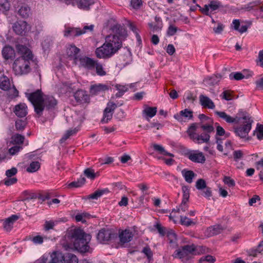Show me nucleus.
<instances>
[{"label":"nucleus","instance_id":"1","mask_svg":"<svg viewBox=\"0 0 263 263\" xmlns=\"http://www.w3.org/2000/svg\"><path fill=\"white\" fill-rule=\"evenodd\" d=\"M16 48L21 56L14 60L13 70L16 75L27 74L31 71V63L33 61V55L31 51L24 45H17Z\"/></svg>","mask_w":263,"mask_h":263},{"label":"nucleus","instance_id":"2","mask_svg":"<svg viewBox=\"0 0 263 263\" xmlns=\"http://www.w3.org/2000/svg\"><path fill=\"white\" fill-rule=\"evenodd\" d=\"M121 42L118 36L112 34L107 36L105 42L96 49V56L100 59L112 57L121 47Z\"/></svg>","mask_w":263,"mask_h":263},{"label":"nucleus","instance_id":"3","mask_svg":"<svg viewBox=\"0 0 263 263\" xmlns=\"http://www.w3.org/2000/svg\"><path fill=\"white\" fill-rule=\"evenodd\" d=\"M70 236L75 249L82 253L89 251L90 247L88 243L91 238L90 234L81 229H75L70 231Z\"/></svg>","mask_w":263,"mask_h":263},{"label":"nucleus","instance_id":"4","mask_svg":"<svg viewBox=\"0 0 263 263\" xmlns=\"http://www.w3.org/2000/svg\"><path fill=\"white\" fill-rule=\"evenodd\" d=\"M205 248L202 246H196L194 245H185L176 250L173 255L175 258L188 260L193 255H199L205 252Z\"/></svg>","mask_w":263,"mask_h":263},{"label":"nucleus","instance_id":"5","mask_svg":"<svg viewBox=\"0 0 263 263\" xmlns=\"http://www.w3.org/2000/svg\"><path fill=\"white\" fill-rule=\"evenodd\" d=\"M26 97L33 104L35 112L40 116L44 110V97L42 91L37 90L32 93H25Z\"/></svg>","mask_w":263,"mask_h":263},{"label":"nucleus","instance_id":"6","mask_svg":"<svg viewBox=\"0 0 263 263\" xmlns=\"http://www.w3.org/2000/svg\"><path fill=\"white\" fill-rule=\"evenodd\" d=\"M239 122L242 123V125L239 126H234V132L240 138H245L248 136V133L251 129L253 120L249 116H245L242 119L240 118V120Z\"/></svg>","mask_w":263,"mask_h":263},{"label":"nucleus","instance_id":"7","mask_svg":"<svg viewBox=\"0 0 263 263\" xmlns=\"http://www.w3.org/2000/svg\"><path fill=\"white\" fill-rule=\"evenodd\" d=\"M0 89L9 91L8 95L11 98H13L18 96V91L13 85L11 87V84L9 79L4 74L0 76Z\"/></svg>","mask_w":263,"mask_h":263},{"label":"nucleus","instance_id":"8","mask_svg":"<svg viewBox=\"0 0 263 263\" xmlns=\"http://www.w3.org/2000/svg\"><path fill=\"white\" fill-rule=\"evenodd\" d=\"M93 27L94 26L93 25L85 26L82 29H81L79 28L66 27L64 35L65 36H79L87 32L92 31Z\"/></svg>","mask_w":263,"mask_h":263},{"label":"nucleus","instance_id":"9","mask_svg":"<svg viewBox=\"0 0 263 263\" xmlns=\"http://www.w3.org/2000/svg\"><path fill=\"white\" fill-rule=\"evenodd\" d=\"M12 28L16 34L24 35L30 30L31 27L26 22L19 21L13 24Z\"/></svg>","mask_w":263,"mask_h":263},{"label":"nucleus","instance_id":"10","mask_svg":"<svg viewBox=\"0 0 263 263\" xmlns=\"http://www.w3.org/2000/svg\"><path fill=\"white\" fill-rule=\"evenodd\" d=\"M113 231L110 229H102L98 233L97 239L101 243H105L115 237Z\"/></svg>","mask_w":263,"mask_h":263},{"label":"nucleus","instance_id":"11","mask_svg":"<svg viewBox=\"0 0 263 263\" xmlns=\"http://www.w3.org/2000/svg\"><path fill=\"white\" fill-rule=\"evenodd\" d=\"M215 114L219 118L222 119L227 123H238L240 120V118L237 116L232 117L224 111H215Z\"/></svg>","mask_w":263,"mask_h":263},{"label":"nucleus","instance_id":"12","mask_svg":"<svg viewBox=\"0 0 263 263\" xmlns=\"http://www.w3.org/2000/svg\"><path fill=\"white\" fill-rule=\"evenodd\" d=\"M189 159L192 162L203 163L205 161L203 154L199 151H193L187 154Z\"/></svg>","mask_w":263,"mask_h":263},{"label":"nucleus","instance_id":"13","mask_svg":"<svg viewBox=\"0 0 263 263\" xmlns=\"http://www.w3.org/2000/svg\"><path fill=\"white\" fill-rule=\"evenodd\" d=\"M134 236L133 232L129 229H125L119 231V237L120 242L122 244H124L130 241Z\"/></svg>","mask_w":263,"mask_h":263},{"label":"nucleus","instance_id":"14","mask_svg":"<svg viewBox=\"0 0 263 263\" xmlns=\"http://www.w3.org/2000/svg\"><path fill=\"white\" fill-rule=\"evenodd\" d=\"M174 117L178 121L181 122L191 119L193 117V112L185 109L180 111L179 113L175 114Z\"/></svg>","mask_w":263,"mask_h":263},{"label":"nucleus","instance_id":"15","mask_svg":"<svg viewBox=\"0 0 263 263\" xmlns=\"http://www.w3.org/2000/svg\"><path fill=\"white\" fill-rule=\"evenodd\" d=\"M108 89L109 86L108 85L99 83L91 86L90 93L92 95H97Z\"/></svg>","mask_w":263,"mask_h":263},{"label":"nucleus","instance_id":"16","mask_svg":"<svg viewBox=\"0 0 263 263\" xmlns=\"http://www.w3.org/2000/svg\"><path fill=\"white\" fill-rule=\"evenodd\" d=\"M80 49L74 45H70L67 48V55L70 60H73L76 62L78 60V54Z\"/></svg>","mask_w":263,"mask_h":263},{"label":"nucleus","instance_id":"17","mask_svg":"<svg viewBox=\"0 0 263 263\" xmlns=\"http://www.w3.org/2000/svg\"><path fill=\"white\" fill-rule=\"evenodd\" d=\"M76 101L81 103H85L89 102V97L85 91L80 90H78L74 95Z\"/></svg>","mask_w":263,"mask_h":263},{"label":"nucleus","instance_id":"18","mask_svg":"<svg viewBox=\"0 0 263 263\" xmlns=\"http://www.w3.org/2000/svg\"><path fill=\"white\" fill-rule=\"evenodd\" d=\"M14 112L17 117H24L27 114V106L25 103H20L15 106Z\"/></svg>","mask_w":263,"mask_h":263},{"label":"nucleus","instance_id":"19","mask_svg":"<svg viewBox=\"0 0 263 263\" xmlns=\"http://www.w3.org/2000/svg\"><path fill=\"white\" fill-rule=\"evenodd\" d=\"M199 101L200 104L204 108L214 109L215 107V105L212 100L205 96L200 95Z\"/></svg>","mask_w":263,"mask_h":263},{"label":"nucleus","instance_id":"20","mask_svg":"<svg viewBox=\"0 0 263 263\" xmlns=\"http://www.w3.org/2000/svg\"><path fill=\"white\" fill-rule=\"evenodd\" d=\"M81 66L91 69L95 68L96 61L88 57H83L79 59Z\"/></svg>","mask_w":263,"mask_h":263},{"label":"nucleus","instance_id":"21","mask_svg":"<svg viewBox=\"0 0 263 263\" xmlns=\"http://www.w3.org/2000/svg\"><path fill=\"white\" fill-rule=\"evenodd\" d=\"M224 228L220 225H215L208 228L205 231L208 237H211L220 233Z\"/></svg>","mask_w":263,"mask_h":263},{"label":"nucleus","instance_id":"22","mask_svg":"<svg viewBox=\"0 0 263 263\" xmlns=\"http://www.w3.org/2000/svg\"><path fill=\"white\" fill-rule=\"evenodd\" d=\"M18 218V217L15 215H12L7 218L3 223L4 229L7 231H10L13 227L14 222L17 220Z\"/></svg>","mask_w":263,"mask_h":263},{"label":"nucleus","instance_id":"23","mask_svg":"<svg viewBox=\"0 0 263 263\" xmlns=\"http://www.w3.org/2000/svg\"><path fill=\"white\" fill-rule=\"evenodd\" d=\"M2 55L5 60L12 59L15 56V51L12 47L6 46L2 50Z\"/></svg>","mask_w":263,"mask_h":263},{"label":"nucleus","instance_id":"24","mask_svg":"<svg viewBox=\"0 0 263 263\" xmlns=\"http://www.w3.org/2000/svg\"><path fill=\"white\" fill-rule=\"evenodd\" d=\"M189 209V204L188 202L181 201V204L179 205L178 207L176 208V209H174L172 210V212L170 216V219H172L173 216H175V214L176 212L179 213H184L188 210Z\"/></svg>","mask_w":263,"mask_h":263},{"label":"nucleus","instance_id":"25","mask_svg":"<svg viewBox=\"0 0 263 263\" xmlns=\"http://www.w3.org/2000/svg\"><path fill=\"white\" fill-rule=\"evenodd\" d=\"M157 111V110L156 107L145 106L142 112L146 119L149 120V118H151L156 115Z\"/></svg>","mask_w":263,"mask_h":263},{"label":"nucleus","instance_id":"26","mask_svg":"<svg viewBox=\"0 0 263 263\" xmlns=\"http://www.w3.org/2000/svg\"><path fill=\"white\" fill-rule=\"evenodd\" d=\"M63 255L59 251H53L50 254V261L49 263H60L63 262Z\"/></svg>","mask_w":263,"mask_h":263},{"label":"nucleus","instance_id":"27","mask_svg":"<svg viewBox=\"0 0 263 263\" xmlns=\"http://www.w3.org/2000/svg\"><path fill=\"white\" fill-rule=\"evenodd\" d=\"M93 4L92 0H76L75 4L78 7L84 10H88L89 7Z\"/></svg>","mask_w":263,"mask_h":263},{"label":"nucleus","instance_id":"28","mask_svg":"<svg viewBox=\"0 0 263 263\" xmlns=\"http://www.w3.org/2000/svg\"><path fill=\"white\" fill-rule=\"evenodd\" d=\"M210 136L208 133H203L201 135L197 134L195 139L194 142L198 144L207 143L209 141Z\"/></svg>","mask_w":263,"mask_h":263},{"label":"nucleus","instance_id":"29","mask_svg":"<svg viewBox=\"0 0 263 263\" xmlns=\"http://www.w3.org/2000/svg\"><path fill=\"white\" fill-rule=\"evenodd\" d=\"M64 263H78V258L76 255L71 253H66L63 255Z\"/></svg>","mask_w":263,"mask_h":263},{"label":"nucleus","instance_id":"30","mask_svg":"<svg viewBox=\"0 0 263 263\" xmlns=\"http://www.w3.org/2000/svg\"><path fill=\"white\" fill-rule=\"evenodd\" d=\"M56 104L57 101L52 96H46L44 98V105L48 108L53 107Z\"/></svg>","mask_w":263,"mask_h":263},{"label":"nucleus","instance_id":"31","mask_svg":"<svg viewBox=\"0 0 263 263\" xmlns=\"http://www.w3.org/2000/svg\"><path fill=\"white\" fill-rule=\"evenodd\" d=\"M182 174L183 176L184 177L185 180L191 183L193 181V178L195 176L194 173L192 171H186L185 170H183L182 171Z\"/></svg>","mask_w":263,"mask_h":263},{"label":"nucleus","instance_id":"32","mask_svg":"<svg viewBox=\"0 0 263 263\" xmlns=\"http://www.w3.org/2000/svg\"><path fill=\"white\" fill-rule=\"evenodd\" d=\"M115 87L118 91L116 95L117 97H121L128 89V85L116 84Z\"/></svg>","mask_w":263,"mask_h":263},{"label":"nucleus","instance_id":"33","mask_svg":"<svg viewBox=\"0 0 263 263\" xmlns=\"http://www.w3.org/2000/svg\"><path fill=\"white\" fill-rule=\"evenodd\" d=\"M153 146L155 151H158L160 154L162 155L168 156L171 157H174V156L173 154L166 152L164 147L161 145L154 144H153Z\"/></svg>","mask_w":263,"mask_h":263},{"label":"nucleus","instance_id":"34","mask_svg":"<svg viewBox=\"0 0 263 263\" xmlns=\"http://www.w3.org/2000/svg\"><path fill=\"white\" fill-rule=\"evenodd\" d=\"M216 128V139L218 138V136L228 137V135L226 133L224 129L218 123H215Z\"/></svg>","mask_w":263,"mask_h":263},{"label":"nucleus","instance_id":"35","mask_svg":"<svg viewBox=\"0 0 263 263\" xmlns=\"http://www.w3.org/2000/svg\"><path fill=\"white\" fill-rule=\"evenodd\" d=\"M30 12L29 7L24 6L21 7L18 10V14L23 17H27L29 16Z\"/></svg>","mask_w":263,"mask_h":263},{"label":"nucleus","instance_id":"36","mask_svg":"<svg viewBox=\"0 0 263 263\" xmlns=\"http://www.w3.org/2000/svg\"><path fill=\"white\" fill-rule=\"evenodd\" d=\"M196 127L195 125H192L187 129V133L190 137V139H192L194 142L196 138L197 134L196 133Z\"/></svg>","mask_w":263,"mask_h":263},{"label":"nucleus","instance_id":"37","mask_svg":"<svg viewBox=\"0 0 263 263\" xmlns=\"http://www.w3.org/2000/svg\"><path fill=\"white\" fill-rule=\"evenodd\" d=\"M180 223L183 226L189 227L195 224V222L186 216H180Z\"/></svg>","mask_w":263,"mask_h":263},{"label":"nucleus","instance_id":"38","mask_svg":"<svg viewBox=\"0 0 263 263\" xmlns=\"http://www.w3.org/2000/svg\"><path fill=\"white\" fill-rule=\"evenodd\" d=\"M209 4L211 11H215L222 7L221 2L218 1H212Z\"/></svg>","mask_w":263,"mask_h":263},{"label":"nucleus","instance_id":"39","mask_svg":"<svg viewBox=\"0 0 263 263\" xmlns=\"http://www.w3.org/2000/svg\"><path fill=\"white\" fill-rule=\"evenodd\" d=\"M40 167V163L37 161H34L30 163V165L27 168V171L28 172H35L39 170Z\"/></svg>","mask_w":263,"mask_h":263},{"label":"nucleus","instance_id":"40","mask_svg":"<svg viewBox=\"0 0 263 263\" xmlns=\"http://www.w3.org/2000/svg\"><path fill=\"white\" fill-rule=\"evenodd\" d=\"M10 6L8 0H0V11L5 12L8 11Z\"/></svg>","mask_w":263,"mask_h":263},{"label":"nucleus","instance_id":"41","mask_svg":"<svg viewBox=\"0 0 263 263\" xmlns=\"http://www.w3.org/2000/svg\"><path fill=\"white\" fill-rule=\"evenodd\" d=\"M166 235L168 239L170 240V243H173L176 241L177 236L173 230L171 229L168 230Z\"/></svg>","mask_w":263,"mask_h":263},{"label":"nucleus","instance_id":"42","mask_svg":"<svg viewBox=\"0 0 263 263\" xmlns=\"http://www.w3.org/2000/svg\"><path fill=\"white\" fill-rule=\"evenodd\" d=\"M201 128L204 132V133H208L209 135L210 133L213 132L214 130V127L210 123L202 124L201 125Z\"/></svg>","mask_w":263,"mask_h":263},{"label":"nucleus","instance_id":"43","mask_svg":"<svg viewBox=\"0 0 263 263\" xmlns=\"http://www.w3.org/2000/svg\"><path fill=\"white\" fill-rule=\"evenodd\" d=\"M85 179L84 177L80 178L77 181H73L69 184L70 187H79L81 186L85 182Z\"/></svg>","mask_w":263,"mask_h":263},{"label":"nucleus","instance_id":"44","mask_svg":"<svg viewBox=\"0 0 263 263\" xmlns=\"http://www.w3.org/2000/svg\"><path fill=\"white\" fill-rule=\"evenodd\" d=\"M95 67L96 69V72L98 75L103 76L106 74V72L103 68V66L100 63L96 62Z\"/></svg>","mask_w":263,"mask_h":263},{"label":"nucleus","instance_id":"45","mask_svg":"<svg viewBox=\"0 0 263 263\" xmlns=\"http://www.w3.org/2000/svg\"><path fill=\"white\" fill-rule=\"evenodd\" d=\"M130 29L133 31V32L135 34L136 39L139 43H141L142 40L140 35L138 33V29L135 25L133 23H131L129 25Z\"/></svg>","mask_w":263,"mask_h":263},{"label":"nucleus","instance_id":"46","mask_svg":"<svg viewBox=\"0 0 263 263\" xmlns=\"http://www.w3.org/2000/svg\"><path fill=\"white\" fill-rule=\"evenodd\" d=\"M245 78L241 72H232L229 75L230 80H240Z\"/></svg>","mask_w":263,"mask_h":263},{"label":"nucleus","instance_id":"47","mask_svg":"<svg viewBox=\"0 0 263 263\" xmlns=\"http://www.w3.org/2000/svg\"><path fill=\"white\" fill-rule=\"evenodd\" d=\"M183 196L182 201L188 202L190 198V190L186 187L183 186L182 187Z\"/></svg>","mask_w":263,"mask_h":263},{"label":"nucleus","instance_id":"48","mask_svg":"<svg viewBox=\"0 0 263 263\" xmlns=\"http://www.w3.org/2000/svg\"><path fill=\"white\" fill-rule=\"evenodd\" d=\"M46 238V237H43L41 235H36L32 237L31 240L36 245H41L44 239Z\"/></svg>","mask_w":263,"mask_h":263},{"label":"nucleus","instance_id":"49","mask_svg":"<svg viewBox=\"0 0 263 263\" xmlns=\"http://www.w3.org/2000/svg\"><path fill=\"white\" fill-rule=\"evenodd\" d=\"M142 5V0H131L130 6L135 10H138L140 8Z\"/></svg>","mask_w":263,"mask_h":263},{"label":"nucleus","instance_id":"50","mask_svg":"<svg viewBox=\"0 0 263 263\" xmlns=\"http://www.w3.org/2000/svg\"><path fill=\"white\" fill-rule=\"evenodd\" d=\"M12 139L13 142L16 144H22L24 142V137L21 135L16 134L12 136Z\"/></svg>","mask_w":263,"mask_h":263},{"label":"nucleus","instance_id":"51","mask_svg":"<svg viewBox=\"0 0 263 263\" xmlns=\"http://www.w3.org/2000/svg\"><path fill=\"white\" fill-rule=\"evenodd\" d=\"M26 125V122L23 120H17L15 122V127L17 130H23Z\"/></svg>","mask_w":263,"mask_h":263},{"label":"nucleus","instance_id":"52","mask_svg":"<svg viewBox=\"0 0 263 263\" xmlns=\"http://www.w3.org/2000/svg\"><path fill=\"white\" fill-rule=\"evenodd\" d=\"M214 261V258L211 255H206L202 257L199 260L200 263H213Z\"/></svg>","mask_w":263,"mask_h":263},{"label":"nucleus","instance_id":"53","mask_svg":"<svg viewBox=\"0 0 263 263\" xmlns=\"http://www.w3.org/2000/svg\"><path fill=\"white\" fill-rule=\"evenodd\" d=\"M17 179L15 177H6L4 180V184L7 186H10L15 184L17 182Z\"/></svg>","mask_w":263,"mask_h":263},{"label":"nucleus","instance_id":"54","mask_svg":"<svg viewBox=\"0 0 263 263\" xmlns=\"http://www.w3.org/2000/svg\"><path fill=\"white\" fill-rule=\"evenodd\" d=\"M223 181L224 184H227L229 187H233L235 185L234 180L231 179L230 177L225 176Z\"/></svg>","mask_w":263,"mask_h":263},{"label":"nucleus","instance_id":"55","mask_svg":"<svg viewBox=\"0 0 263 263\" xmlns=\"http://www.w3.org/2000/svg\"><path fill=\"white\" fill-rule=\"evenodd\" d=\"M78 132V130L76 129V128H74L73 129L68 130L66 132L65 134L64 135L63 138H62L61 140H66L68 138H69L71 136L73 135Z\"/></svg>","mask_w":263,"mask_h":263},{"label":"nucleus","instance_id":"56","mask_svg":"<svg viewBox=\"0 0 263 263\" xmlns=\"http://www.w3.org/2000/svg\"><path fill=\"white\" fill-rule=\"evenodd\" d=\"M78 132V130L76 129V128H74L73 129L68 130L66 132L65 134L64 135L63 138H62L61 140H66L68 138H69L71 136L73 135Z\"/></svg>","mask_w":263,"mask_h":263},{"label":"nucleus","instance_id":"57","mask_svg":"<svg viewBox=\"0 0 263 263\" xmlns=\"http://www.w3.org/2000/svg\"><path fill=\"white\" fill-rule=\"evenodd\" d=\"M116 107L117 105L114 102H109L104 110V112L112 113Z\"/></svg>","mask_w":263,"mask_h":263},{"label":"nucleus","instance_id":"58","mask_svg":"<svg viewBox=\"0 0 263 263\" xmlns=\"http://www.w3.org/2000/svg\"><path fill=\"white\" fill-rule=\"evenodd\" d=\"M196 187L198 190H201L206 187V183L203 179L198 180L196 183Z\"/></svg>","mask_w":263,"mask_h":263},{"label":"nucleus","instance_id":"59","mask_svg":"<svg viewBox=\"0 0 263 263\" xmlns=\"http://www.w3.org/2000/svg\"><path fill=\"white\" fill-rule=\"evenodd\" d=\"M156 228L161 236L166 235L167 231L168 230L166 229L165 227H162L160 224H157L156 225Z\"/></svg>","mask_w":263,"mask_h":263},{"label":"nucleus","instance_id":"60","mask_svg":"<svg viewBox=\"0 0 263 263\" xmlns=\"http://www.w3.org/2000/svg\"><path fill=\"white\" fill-rule=\"evenodd\" d=\"M85 176L90 179H93L95 177V171L90 168H87L84 171Z\"/></svg>","mask_w":263,"mask_h":263},{"label":"nucleus","instance_id":"61","mask_svg":"<svg viewBox=\"0 0 263 263\" xmlns=\"http://www.w3.org/2000/svg\"><path fill=\"white\" fill-rule=\"evenodd\" d=\"M17 169L15 167H12L11 169L6 171V175L7 177H14L13 176L17 173Z\"/></svg>","mask_w":263,"mask_h":263},{"label":"nucleus","instance_id":"62","mask_svg":"<svg viewBox=\"0 0 263 263\" xmlns=\"http://www.w3.org/2000/svg\"><path fill=\"white\" fill-rule=\"evenodd\" d=\"M177 31V28L174 25H170L167 29V34L168 36L174 35Z\"/></svg>","mask_w":263,"mask_h":263},{"label":"nucleus","instance_id":"63","mask_svg":"<svg viewBox=\"0 0 263 263\" xmlns=\"http://www.w3.org/2000/svg\"><path fill=\"white\" fill-rule=\"evenodd\" d=\"M257 131L256 133V136L259 140L263 139V125H260L257 126Z\"/></svg>","mask_w":263,"mask_h":263},{"label":"nucleus","instance_id":"64","mask_svg":"<svg viewBox=\"0 0 263 263\" xmlns=\"http://www.w3.org/2000/svg\"><path fill=\"white\" fill-rule=\"evenodd\" d=\"M22 148L21 146L15 145L9 149V152L11 155H13L18 153Z\"/></svg>","mask_w":263,"mask_h":263}]
</instances>
